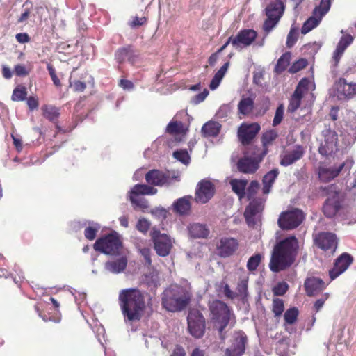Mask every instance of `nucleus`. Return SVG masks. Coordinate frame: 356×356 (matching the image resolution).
Here are the masks:
<instances>
[{
    "label": "nucleus",
    "mask_w": 356,
    "mask_h": 356,
    "mask_svg": "<svg viewBox=\"0 0 356 356\" xmlns=\"http://www.w3.org/2000/svg\"><path fill=\"white\" fill-rule=\"evenodd\" d=\"M119 305L125 323L139 321L145 308L144 297L136 289H126L120 292Z\"/></svg>",
    "instance_id": "obj_1"
},
{
    "label": "nucleus",
    "mask_w": 356,
    "mask_h": 356,
    "mask_svg": "<svg viewBox=\"0 0 356 356\" xmlns=\"http://www.w3.org/2000/svg\"><path fill=\"white\" fill-rule=\"evenodd\" d=\"M192 298L191 288L188 283L184 285L170 284L161 294V305L170 312L184 310Z\"/></svg>",
    "instance_id": "obj_2"
},
{
    "label": "nucleus",
    "mask_w": 356,
    "mask_h": 356,
    "mask_svg": "<svg viewBox=\"0 0 356 356\" xmlns=\"http://www.w3.org/2000/svg\"><path fill=\"white\" fill-rule=\"evenodd\" d=\"M298 249V243L294 236H289L278 243L274 248L270 269L275 273L289 267L294 261Z\"/></svg>",
    "instance_id": "obj_3"
},
{
    "label": "nucleus",
    "mask_w": 356,
    "mask_h": 356,
    "mask_svg": "<svg viewBox=\"0 0 356 356\" xmlns=\"http://www.w3.org/2000/svg\"><path fill=\"white\" fill-rule=\"evenodd\" d=\"M211 320L217 327L222 339L223 331L232 320V314L229 307L222 301L215 300L209 303Z\"/></svg>",
    "instance_id": "obj_4"
},
{
    "label": "nucleus",
    "mask_w": 356,
    "mask_h": 356,
    "mask_svg": "<svg viewBox=\"0 0 356 356\" xmlns=\"http://www.w3.org/2000/svg\"><path fill=\"white\" fill-rule=\"evenodd\" d=\"M93 248L96 251L105 254L117 256L120 254L122 243L118 233L114 232L98 238L94 243Z\"/></svg>",
    "instance_id": "obj_5"
},
{
    "label": "nucleus",
    "mask_w": 356,
    "mask_h": 356,
    "mask_svg": "<svg viewBox=\"0 0 356 356\" xmlns=\"http://www.w3.org/2000/svg\"><path fill=\"white\" fill-rule=\"evenodd\" d=\"M323 139L318 147V152L323 156H328L338 150L339 140L337 132L330 128L322 131Z\"/></svg>",
    "instance_id": "obj_6"
},
{
    "label": "nucleus",
    "mask_w": 356,
    "mask_h": 356,
    "mask_svg": "<svg viewBox=\"0 0 356 356\" xmlns=\"http://www.w3.org/2000/svg\"><path fill=\"white\" fill-rule=\"evenodd\" d=\"M150 236L154 245V250L161 257L168 256L172 248L173 241L170 236L161 234L159 229L153 227Z\"/></svg>",
    "instance_id": "obj_7"
},
{
    "label": "nucleus",
    "mask_w": 356,
    "mask_h": 356,
    "mask_svg": "<svg viewBox=\"0 0 356 356\" xmlns=\"http://www.w3.org/2000/svg\"><path fill=\"white\" fill-rule=\"evenodd\" d=\"M303 212L298 209H293L282 212L277 220L279 227L282 229H293L298 227L304 220Z\"/></svg>",
    "instance_id": "obj_8"
},
{
    "label": "nucleus",
    "mask_w": 356,
    "mask_h": 356,
    "mask_svg": "<svg viewBox=\"0 0 356 356\" xmlns=\"http://www.w3.org/2000/svg\"><path fill=\"white\" fill-rule=\"evenodd\" d=\"M187 321L190 334L195 338H201L205 330V320L202 314L197 309H192L188 313Z\"/></svg>",
    "instance_id": "obj_9"
},
{
    "label": "nucleus",
    "mask_w": 356,
    "mask_h": 356,
    "mask_svg": "<svg viewBox=\"0 0 356 356\" xmlns=\"http://www.w3.org/2000/svg\"><path fill=\"white\" fill-rule=\"evenodd\" d=\"M177 176H171L169 171L153 169L145 175V180L149 185L163 186H169L173 181H177Z\"/></svg>",
    "instance_id": "obj_10"
},
{
    "label": "nucleus",
    "mask_w": 356,
    "mask_h": 356,
    "mask_svg": "<svg viewBox=\"0 0 356 356\" xmlns=\"http://www.w3.org/2000/svg\"><path fill=\"white\" fill-rule=\"evenodd\" d=\"M264 203L261 199L253 200L250 202L244 212V216L249 227H254L261 221V212Z\"/></svg>",
    "instance_id": "obj_11"
},
{
    "label": "nucleus",
    "mask_w": 356,
    "mask_h": 356,
    "mask_svg": "<svg viewBox=\"0 0 356 356\" xmlns=\"http://www.w3.org/2000/svg\"><path fill=\"white\" fill-rule=\"evenodd\" d=\"M247 342L248 337L244 332L240 330L234 332L232 345L225 350V356H242Z\"/></svg>",
    "instance_id": "obj_12"
},
{
    "label": "nucleus",
    "mask_w": 356,
    "mask_h": 356,
    "mask_svg": "<svg viewBox=\"0 0 356 356\" xmlns=\"http://www.w3.org/2000/svg\"><path fill=\"white\" fill-rule=\"evenodd\" d=\"M334 95L340 100L349 99L356 95V83H348L341 78L334 83Z\"/></svg>",
    "instance_id": "obj_13"
},
{
    "label": "nucleus",
    "mask_w": 356,
    "mask_h": 356,
    "mask_svg": "<svg viewBox=\"0 0 356 356\" xmlns=\"http://www.w3.org/2000/svg\"><path fill=\"white\" fill-rule=\"evenodd\" d=\"M214 194V186L213 184L207 179L201 180L196 188L195 201L198 203H207Z\"/></svg>",
    "instance_id": "obj_14"
},
{
    "label": "nucleus",
    "mask_w": 356,
    "mask_h": 356,
    "mask_svg": "<svg viewBox=\"0 0 356 356\" xmlns=\"http://www.w3.org/2000/svg\"><path fill=\"white\" fill-rule=\"evenodd\" d=\"M257 33L253 29H243L233 38L232 46L235 49H242L250 46L256 39Z\"/></svg>",
    "instance_id": "obj_15"
},
{
    "label": "nucleus",
    "mask_w": 356,
    "mask_h": 356,
    "mask_svg": "<svg viewBox=\"0 0 356 356\" xmlns=\"http://www.w3.org/2000/svg\"><path fill=\"white\" fill-rule=\"evenodd\" d=\"M261 127L258 123L243 124L238 131V136L244 145H248L254 138Z\"/></svg>",
    "instance_id": "obj_16"
},
{
    "label": "nucleus",
    "mask_w": 356,
    "mask_h": 356,
    "mask_svg": "<svg viewBox=\"0 0 356 356\" xmlns=\"http://www.w3.org/2000/svg\"><path fill=\"white\" fill-rule=\"evenodd\" d=\"M353 262V257L348 253L341 254L334 262V267L330 270L329 275L332 280L344 273Z\"/></svg>",
    "instance_id": "obj_17"
},
{
    "label": "nucleus",
    "mask_w": 356,
    "mask_h": 356,
    "mask_svg": "<svg viewBox=\"0 0 356 356\" xmlns=\"http://www.w3.org/2000/svg\"><path fill=\"white\" fill-rule=\"evenodd\" d=\"M315 243L323 250H330L332 252L337 248V238L334 234L321 232L315 236Z\"/></svg>",
    "instance_id": "obj_18"
},
{
    "label": "nucleus",
    "mask_w": 356,
    "mask_h": 356,
    "mask_svg": "<svg viewBox=\"0 0 356 356\" xmlns=\"http://www.w3.org/2000/svg\"><path fill=\"white\" fill-rule=\"evenodd\" d=\"M343 35L341 37L336 49L333 52L332 59L334 62V66H337L346 49L353 42L354 38L350 34H345L344 31L341 30Z\"/></svg>",
    "instance_id": "obj_19"
},
{
    "label": "nucleus",
    "mask_w": 356,
    "mask_h": 356,
    "mask_svg": "<svg viewBox=\"0 0 356 356\" xmlns=\"http://www.w3.org/2000/svg\"><path fill=\"white\" fill-rule=\"evenodd\" d=\"M238 247V243L234 238L223 237L220 239L217 249L221 257H227L234 253Z\"/></svg>",
    "instance_id": "obj_20"
},
{
    "label": "nucleus",
    "mask_w": 356,
    "mask_h": 356,
    "mask_svg": "<svg viewBox=\"0 0 356 356\" xmlns=\"http://www.w3.org/2000/svg\"><path fill=\"white\" fill-rule=\"evenodd\" d=\"M341 207L339 193L335 192L333 195L328 197L323 207V211L327 218H332Z\"/></svg>",
    "instance_id": "obj_21"
},
{
    "label": "nucleus",
    "mask_w": 356,
    "mask_h": 356,
    "mask_svg": "<svg viewBox=\"0 0 356 356\" xmlns=\"http://www.w3.org/2000/svg\"><path fill=\"white\" fill-rule=\"evenodd\" d=\"M115 59L120 64L126 60L131 64H134L137 59V54L132 46L127 45L116 50Z\"/></svg>",
    "instance_id": "obj_22"
},
{
    "label": "nucleus",
    "mask_w": 356,
    "mask_h": 356,
    "mask_svg": "<svg viewBox=\"0 0 356 356\" xmlns=\"http://www.w3.org/2000/svg\"><path fill=\"white\" fill-rule=\"evenodd\" d=\"M304 154L305 150L302 146L296 145L293 150L286 151L281 156L280 164L283 166L290 165L302 159Z\"/></svg>",
    "instance_id": "obj_23"
},
{
    "label": "nucleus",
    "mask_w": 356,
    "mask_h": 356,
    "mask_svg": "<svg viewBox=\"0 0 356 356\" xmlns=\"http://www.w3.org/2000/svg\"><path fill=\"white\" fill-rule=\"evenodd\" d=\"M262 159L244 156L238 160L237 163L238 170L243 173H253L259 168V163Z\"/></svg>",
    "instance_id": "obj_24"
},
{
    "label": "nucleus",
    "mask_w": 356,
    "mask_h": 356,
    "mask_svg": "<svg viewBox=\"0 0 356 356\" xmlns=\"http://www.w3.org/2000/svg\"><path fill=\"white\" fill-rule=\"evenodd\" d=\"M188 234L193 238H206L210 231L206 224L193 222L187 227Z\"/></svg>",
    "instance_id": "obj_25"
},
{
    "label": "nucleus",
    "mask_w": 356,
    "mask_h": 356,
    "mask_svg": "<svg viewBox=\"0 0 356 356\" xmlns=\"http://www.w3.org/2000/svg\"><path fill=\"white\" fill-rule=\"evenodd\" d=\"M305 287L307 294L313 296L325 288L324 282L317 277H310L306 280Z\"/></svg>",
    "instance_id": "obj_26"
},
{
    "label": "nucleus",
    "mask_w": 356,
    "mask_h": 356,
    "mask_svg": "<svg viewBox=\"0 0 356 356\" xmlns=\"http://www.w3.org/2000/svg\"><path fill=\"white\" fill-rule=\"evenodd\" d=\"M265 10L268 17L280 20L284 11V5L281 0H274L267 6Z\"/></svg>",
    "instance_id": "obj_27"
},
{
    "label": "nucleus",
    "mask_w": 356,
    "mask_h": 356,
    "mask_svg": "<svg viewBox=\"0 0 356 356\" xmlns=\"http://www.w3.org/2000/svg\"><path fill=\"white\" fill-rule=\"evenodd\" d=\"M127 265V259L125 257H120L115 260L108 261L105 264V269L114 274L122 273Z\"/></svg>",
    "instance_id": "obj_28"
},
{
    "label": "nucleus",
    "mask_w": 356,
    "mask_h": 356,
    "mask_svg": "<svg viewBox=\"0 0 356 356\" xmlns=\"http://www.w3.org/2000/svg\"><path fill=\"white\" fill-rule=\"evenodd\" d=\"M191 196L187 195L175 200L172 204L174 211L180 215L186 214L191 209Z\"/></svg>",
    "instance_id": "obj_29"
},
{
    "label": "nucleus",
    "mask_w": 356,
    "mask_h": 356,
    "mask_svg": "<svg viewBox=\"0 0 356 356\" xmlns=\"http://www.w3.org/2000/svg\"><path fill=\"white\" fill-rule=\"evenodd\" d=\"M42 111L45 118L56 124L57 131H62L61 127L57 124V120L60 115L59 109L51 105H45L42 106Z\"/></svg>",
    "instance_id": "obj_30"
},
{
    "label": "nucleus",
    "mask_w": 356,
    "mask_h": 356,
    "mask_svg": "<svg viewBox=\"0 0 356 356\" xmlns=\"http://www.w3.org/2000/svg\"><path fill=\"white\" fill-rule=\"evenodd\" d=\"M158 190L147 184H136L129 191V194L134 195H153L156 194Z\"/></svg>",
    "instance_id": "obj_31"
},
{
    "label": "nucleus",
    "mask_w": 356,
    "mask_h": 356,
    "mask_svg": "<svg viewBox=\"0 0 356 356\" xmlns=\"http://www.w3.org/2000/svg\"><path fill=\"white\" fill-rule=\"evenodd\" d=\"M221 125L216 121H209L206 122L202 127L201 132L204 137H216L218 135Z\"/></svg>",
    "instance_id": "obj_32"
},
{
    "label": "nucleus",
    "mask_w": 356,
    "mask_h": 356,
    "mask_svg": "<svg viewBox=\"0 0 356 356\" xmlns=\"http://www.w3.org/2000/svg\"><path fill=\"white\" fill-rule=\"evenodd\" d=\"M353 164V159L351 158H348L342 162L334 163L332 167L334 168L337 177L340 175L344 177H347L348 175H350V171Z\"/></svg>",
    "instance_id": "obj_33"
},
{
    "label": "nucleus",
    "mask_w": 356,
    "mask_h": 356,
    "mask_svg": "<svg viewBox=\"0 0 356 356\" xmlns=\"http://www.w3.org/2000/svg\"><path fill=\"white\" fill-rule=\"evenodd\" d=\"M279 175V170L277 168L273 169L267 172L263 177V193L268 194L270 188Z\"/></svg>",
    "instance_id": "obj_34"
},
{
    "label": "nucleus",
    "mask_w": 356,
    "mask_h": 356,
    "mask_svg": "<svg viewBox=\"0 0 356 356\" xmlns=\"http://www.w3.org/2000/svg\"><path fill=\"white\" fill-rule=\"evenodd\" d=\"M248 181L243 179H234L230 181V185L233 191L238 196V198L241 200L245 196V188Z\"/></svg>",
    "instance_id": "obj_35"
},
{
    "label": "nucleus",
    "mask_w": 356,
    "mask_h": 356,
    "mask_svg": "<svg viewBox=\"0 0 356 356\" xmlns=\"http://www.w3.org/2000/svg\"><path fill=\"white\" fill-rule=\"evenodd\" d=\"M229 63L227 62L215 74L209 84V88L211 90H216L219 86L222 78L224 77L225 73L227 71Z\"/></svg>",
    "instance_id": "obj_36"
},
{
    "label": "nucleus",
    "mask_w": 356,
    "mask_h": 356,
    "mask_svg": "<svg viewBox=\"0 0 356 356\" xmlns=\"http://www.w3.org/2000/svg\"><path fill=\"white\" fill-rule=\"evenodd\" d=\"M129 199L134 209H140L143 212H145L149 208V202L144 197L129 194Z\"/></svg>",
    "instance_id": "obj_37"
},
{
    "label": "nucleus",
    "mask_w": 356,
    "mask_h": 356,
    "mask_svg": "<svg viewBox=\"0 0 356 356\" xmlns=\"http://www.w3.org/2000/svg\"><path fill=\"white\" fill-rule=\"evenodd\" d=\"M318 177L323 182H328L337 177L332 166L319 167L318 170Z\"/></svg>",
    "instance_id": "obj_38"
},
{
    "label": "nucleus",
    "mask_w": 356,
    "mask_h": 356,
    "mask_svg": "<svg viewBox=\"0 0 356 356\" xmlns=\"http://www.w3.org/2000/svg\"><path fill=\"white\" fill-rule=\"evenodd\" d=\"M248 278L247 277H242L238 282L236 286V298L238 297L241 300H245L248 296Z\"/></svg>",
    "instance_id": "obj_39"
},
{
    "label": "nucleus",
    "mask_w": 356,
    "mask_h": 356,
    "mask_svg": "<svg viewBox=\"0 0 356 356\" xmlns=\"http://www.w3.org/2000/svg\"><path fill=\"white\" fill-rule=\"evenodd\" d=\"M254 107V100L251 97L243 98L238 104V112L243 115L250 113Z\"/></svg>",
    "instance_id": "obj_40"
},
{
    "label": "nucleus",
    "mask_w": 356,
    "mask_h": 356,
    "mask_svg": "<svg viewBox=\"0 0 356 356\" xmlns=\"http://www.w3.org/2000/svg\"><path fill=\"white\" fill-rule=\"evenodd\" d=\"M302 97V91H300L299 88H296L290 99V102L287 108L289 112L293 113L299 108L301 104Z\"/></svg>",
    "instance_id": "obj_41"
},
{
    "label": "nucleus",
    "mask_w": 356,
    "mask_h": 356,
    "mask_svg": "<svg viewBox=\"0 0 356 356\" xmlns=\"http://www.w3.org/2000/svg\"><path fill=\"white\" fill-rule=\"evenodd\" d=\"M330 6L331 0H321L319 5L314 9L312 14L322 19L330 10Z\"/></svg>",
    "instance_id": "obj_42"
},
{
    "label": "nucleus",
    "mask_w": 356,
    "mask_h": 356,
    "mask_svg": "<svg viewBox=\"0 0 356 356\" xmlns=\"http://www.w3.org/2000/svg\"><path fill=\"white\" fill-rule=\"evenodd\" d=\"M322 19L318 17V16L312 15L307 21L303 24L301 33L302 34H307L309 31H311L313 29L316 27L319 23L321 22Z\"/></svg>",
    "instance_id": "obj_43"
},
{
    "label": "nucleus",
    "mask_w": 356,
    "mask_h": 356,
    "mask_svg": "<svg viewBox=\"0 0 356 356\" xmlns=\"http://www.w3.org/2000/svg\"><path fill=\"white\" fill-rule=\"evenodd\" d=\"M100 229V225L95 222H88V226L85 229L84 235L88 240H94L96 237L97 232Z\"/></svg>",
    "instance_id": "obj_44"
},
{
    "label": "nucleus",
    "mask_w": 356,
    "mask_h": 356,
    "mask_svg": "<svg viewBox=\"0 0 356 356\" xmlns=\"http://www.w3.org/2000/svg\"><path fill=\"white\" fill-rule=\"evenodd\" d=\"M290 58L291 55L289 53L282 54L277 60L275 67V71L277 73H281L284 71L286 67L289 65Z\"/></svg>",
    "instance_id": "obj_45"
},
{
    "label": "nucleus",
    "mask_w": 356,
    "mask_h": 356,
    "mask_svg": "<svg viewBox=\"0 0 356 356\" xmlns=\"http://www.w3.org/2000/svg\"><path fill=\"white\" fill-rule=\"evenodd\" d=\"M173 156L175 159L186 165H188L191 162V156L186 149L175 151L173 152Z\"/></svg>",
    "instance_id": "obj_46"
},
{
    "label": "nucleus",
    "mask_w": 356,
    "mask_h": 356,
    "mask_svg": "<svg viewBox=\"0 0 356 356\" xmlns=\"http://www.w3.org/2000/svg\"><path fill=\"white\" fill-rule=\"evenodd\" d=\"M298 309L296 307H291L287 309L284 315V318L286 324H293L298 318Z\"/></svg>",
    "instance_id": "obj_47"
},
{
    "label": "nucleus",
    "mask_w": 356,
    "mask_h": 356,
    "mask_svg": "<svg viewBox=\"0 0 356 356\" xmlns=\"http://www.w3.org/2000/svg\"><path fill=\"white\" fill-rule=\"evenodd\" d=\"M183 122L181 121L172 120L166 127V131L171 134H177L183 131Z\"/></svg>",
    "instance_id": "obj_48"
},
{
    "label": "nucleus",
    "mask_w": 356,
    "mask_h": 356,
    "mask_svg": "<svg viewBox=\"0 0 356 356\" xmlns=\"http://www.w3.org/2000/svg\"><path fill=\"white\" fill-rule=\"evenodd\" d=\"M151 222L148 220L147 218H140L136 222V228L140 233L146 234L148 232L151 227Z\"/></svg>",
    "instance_id": "obj_49"
},
{
    "label": "nucleus",
    "mask_w": 356,
    "mask_h": 356,
    "mask_svg": "<svg viewBox=\"0 0 356 356\" xmlns=\"http://www.w3.org/2000/svg\"><path fill=\"white\" fill-rule=\"evenodd\" d=\"M277 137V133L275 130H270L264 133L262 136V144L263 146L266 148V147L272 143L273 140H275Z\"/></svg>",
    "instance_id": "obj_50"
},
{
    "label": "nucleus",
    "mask_w": 356,
    "mask_h": 356,
    "mask_svg": "<svg viewBox=\"0 0 356 356\" xmlns=\"http://www.w3.org/2000/svg\"><path fill=\"white\" fill-rule=\"evenodd\" d=\"M27 92L25 87H18L14 89L12 99L13 101H23L26 98Z\"/></svg>",
    "instance_id": "obj_51"
},
{
    "label": "nucleus",
    "mask_w": 356,
    "mask_h": 356,
    "mask_svg": "<svg viewBox=\"0 0 356 356\" xmlns=\"http://www.w3.org/2000/svg\"><path fill=\"white\" fill-rule=\"evenodd\" d=\"M261 257L259 254H256L250 257L247 262V268L250 271L255 270L261 262Z\"/></svg>",
    "instance_id": "obj_52"
},
{
    "label": "nucleus",
    "mask_w": 356,
    "mask_h": 356,
    "mask_svg": "<svg viewBox=\"0 0 356 356\" xmlns=\"http://www.w3.org/2000/svg\"><path fill=\"white\" fill-rule=\"evenodd\" d=\"M298 29L295 27H291L287 35L286 46L289 48L292 47L298 40Z\"/></svg>",
    "instance_id": "obj_53"
},
{
    "label": "nucleus",
    "mask_w": 356,
    "mask_h": 356,
    "mask_svg": "<svg viewBox=\"0 0 356 356\" xmlns=\"http://www.w3.org/2000/svg\"><path fill=\"white\" fill-rule=\"evenodd\" d=\"M284 302L279 298H275L273 300V312L275 316H280L284 312Z\"/></svg>",
    "instance_id": "obj_54"
},
{
    "label": "nucleus",
    "mask_w": 356,
    "mask_h": 356,
    "mask_svg": "<svg viewBox=\"0 0 356 356\" xmlns=\"http://www.w3.org/2000/svg\"><path fill=\"white\" fill-rule=\"evenodd\" d=\"M259 188V184L257 181H252L247 188V190L245 191V195L247 196L248 199L250 200L256 194L257 190Z\"/></svg>",
    "instance_id": "obj_55"
},
{
    "label": "nucleus",
    "mask_w": 356,
    "mask_h": 356,
    "mask_svg": "<svg viewBox=\"0 0 356 356\" xmlns=\"http://www.w3.org/2000/svg\"><path fill=\"white\" fill-rule=\"evenodd\" d=\"M284 107L283 104L279 105L276 109L275 115L273 120V125L274 127L277 126L282 122V120L283 119V116H284Z\"/></svg>",
    "instance_id": "obj_56"
},
{
    "label": "nucleus",
    "mask_w": 356,
    "mask_h": 356,
    "mask_svg": "<svg viewBox=\"0 0 356 356\" xmlns=\"http://www.w3.org/2000/svg\"><path fill=\"white\" fill-rule=\"evenodd\" d=\"M279 21L280 20L277 19V18L275 19V18L267 17V19L265 20L264 25H263L264 30L267 33L270 32L275 27V26L277 25V24L278 23Z\"/></svg>",
    "instance_id": "obj_57"
},
{
    "label": "nucleus",
    "mask_w": 356,
    "mask_h": 356,
    "mask_svg": "<svg viewBox=\"0 0 356 356\" xmlns=\"http://www.w3.org/2000/svg\"><path fill=\"white\" fill-rule=\"evenodd\" d=\"M288 288L289 286L286 282H280L273 287V292L275 296H283L287 291Z\"/></svg>",
    "instance_id": "obj_58"
},
{
    "label": "nucleus",
    "mask_w": 356,
    "mask_h": 356,
    "mask_svg": "<svg viewBox=\"0 0 356 356\" xmlns=\"http://www.w3.org/2000/svg\"><path fill=\"white\" fill-rule=\"evenodd\" d=\"M307 60L305 59H300L295 62L289 68V72L291 73H296L300 70L305 68L307 65Z\"/></svg>",
    "instance_id": "obj_59"
},
{
    "label": "nucleus",
    "mask_w": 356,
    "mask_h": 356,
    "mask_svg": "<svg viewBox=\"0 0 356 356\" xmlns=\"http://www.w3.org/2000/svg\"><path fill=\"white\" fill-rule=\"evenodd\" d=\"M168 211L161 207H157L151 210V213L157 217L165 219L167 217Z\"/></svg>",
    "instance_id": "obj_60"
},
{
    "label": "nucleus",
    "mask_w": 356,
    "mask_h": 356,
    "mask_svg": "<svg viewBox=\"0 0 356 356\" xmlns=\"http://www.w3.org/2000/svg\"><path fill=\"white\" fill-rule=\"evenodd\" d=\"M208 95H209V90L207 89H204L200 93L195 95L192 98L191 102L193 104H198L200 102H203L206 99V97L208 96Z\"/></svg>",
    "instance_id": "obj_61"
},
{
    "label": "nucleus",
    "mask_w": 356,
    "mask_h": 356,
    "mask_svg": "<svg viewBox=\"0 0 356 356\" xmlns=\"http://www.w3.org/2000/svg\"><path fill=\"white\" fill-rule=\"evenodd\" d=\"M140 252L145 259V265L150 266L152 264L151 250L148 248H144L140 250Z\"/></svg>",
    "instance_id": "obj_62"
},
{
    "label": "nucleus",
    "mask_w": 356,
    "mask_h": 356,
    "mask_svg": "<svg viewBox=\"0 0 356 356\" xmlns=\"http://www.w3.org/2000/svg\"><path fill=\"white\" fill-rule=\"evenodd\" d=\"M147 22V19L145 17H134L131 22L129 23V26L132 28H136L138 26H142L145 24Z\"/></svg>",
    "instance_id": "obj_63"
},
{
    "label": "nucleus",
    "mask_w": 356,
    "mask_h": 356,
    "mask_svg": "<svg viewBox=\"0 0 356 356\" xmlns=\"http://www.w3.org/2000/svg\"><path fill=\"white\" fill-rule=\"evenodd\" d=\"M47 70H48V72H49V73L51 76V78L54 82V84L57 87L60 86V81L56 74V71H55V69L54 68V67L51 65L48 64Z\"/></svg>",
    "instance_id": "obj_64"
}]
</instances>
